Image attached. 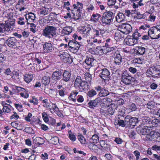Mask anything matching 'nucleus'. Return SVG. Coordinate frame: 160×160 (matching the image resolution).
I'll return each mask as SVG.
<instances>
[{
  "instance_id": "8fccbe9b",
  "label": "nucleus",
  "mask_w": 160,
  "mask_h": 160,
  "mask_svg": "<svg viewBox=\"0 0 160 160\" xmlns=\"http://www.w3.org/2000/svg\"><path fill=\"white\" fill-rule=\"evenodd\" d=\"M78 140L80 141L81 143L82 144H86V141L85 139L83 136L82 135H78Z\"/></svg>"
},
{
  "instance_id": "0eeeda50",
  "label": "nucleus",
  "mask_w": 160,
  "mask_h": 160,
  "mask_svg": "<svg viewBox=\"0 0 160 160\" xmlns=\"http://www.w3.org/2000/svg\"><path fill=\"white\" fill-rule=\"evenodd\" d=\"M132 27L130 24L126 23L122 24L119 28L120 31L125 34L131 32L132 31Z\"/></svg>"
},
{
  "instance_id": "2f4dec72",
  "label": "nucleus",
  "mask_w": 160,
  "mask_h": 160,
  "mask_svg": "<svg viewBox=\"0 0 160 160\" xmlns=\"http://www.w3.org/2000/svg\"><path fill=\"white\" fill-rule=\"evenodd\" d=\"M7 106H3L2 110L3 112L5 113H8L10 112L12 107L9 105L8 104H5Z\"/></svg>"
},
{
  "instance_id": "0e129e2a",
  "label": "nucleus",
  "mask_w": 160,
  "mask_h": 160,
  "mask_svg": "<svg viewBox=\"0 0 160 160\" xmlns=\"http://www.w3.org/2000/svg\"><path fill=\"white\" fill-rule=\"evenodd\" d=\"M96 145L93 144V143L90 142L89 143L88 147L90 149L92 150L95 149L96 147Z\"/></svg>"
},
{
  "instance_id": "a211bd4d",
  "label": "nucleus",
  "mask_w": 160,
  "mask_h": 160,
  "mask_svg": "<svg viewBox=\"0 0 160 160\" xmlns=\"http://www.w3.org/2000/svg\"><path fill=\"white\" fill-rule=\"evenodd\" d=\"M71 76L70 72L65 70L62 74V80L65 82H68L70 79Z\"/></svg>"
},
{
  "instance_id": "393cba45",
  "label": "nucleus",
  "mask_w": 160,
  "mask_h": 160,
  "mask_svg": "<svg viewBox=\"0 0 160 160\" xmlns=\"http://www.w3.org/2000/svg\"><path fill=\"white\" fill-rule=\"evenodd\" d=\"M138 122V118L136 117H131L129 123L128 127H131L132 126L133 127L136 125V124Z\"/></svg>"
},
{
  "instance_id": "a878e982",
  "label": "nucleus",
  "mask_w": 160,
  "mask_h": 160,
  "mask_svg": "<svg viewBox=\"0 0 160 160\" xmlns=\"http://www.w3.org/2000/svg\"><path fill=\"white\" fill-rule=\"evenodd\" d=\"M125 15L122 12H120L116 16V19L118 22H120L123 21L125 19Z\"/></svg>"
},
{
  "instance_id": "680f3d73",
  "label": "nucleus",
  "mask_w": 160,
  "mask_h": 160,
  "mask_svg": "<svg viewBox=\"0 0 160 160\" xmlns=\"http://www.w3.org/2000/svg\"><path fill=\"white\" fill-rule=\"evenodd\" d=\"M93 30L94 38L95 37H97L99 36L100 35L99 31L98 29H97L94 28L93 29Z\"/></svg>"
},
{
  "instance_id": "13d9d810",
  "label": "nucleus",
  "mask_w": 160,
  "mask_h": 160,
  "mask_svg": "<svg viewBox=\"0 0 160 160\" xmlns=\"http://www.w3.org/2000/svg\"><path fill=\"white\" fill-rule=\"evenodd\" d=\"M28 91L27 90H25V92H21L20 94L21 96L24 97L25 98H27L29 96L28 93Z\"/></svg>"
},
{
  "instance_id": "69168bd1",
  "label": "nucleus",
  "mask_w": 160,
  "mask_h": 160,
  "mask_svg": "<svg viewBox=\"0 0 160 160\" xmlns=\"http://www.w3.org/2000/svg\"><path fill=\"white\" fill-rule=\"evenodd\" d=\"M118 123L120 126L124 127L125 126V122L123 120H119L118 121Z\"/></svg>"
},
{
  "instance_id": "412c9836",
  "label": "nucleus",
  "mask_w": 160,
  "mask_h": 160,
  "mask_svg": "<svg viewBox=\"0 0 160 160\" xmlns=\"http://www.w3.org/2000/svg\"><path fill=\"white\" fill-rule=\"evenodd\" d=\"M96 61L93 58H86L85 62L88 66L91 67L94 65Z\"/></svg>"
},
{
  "instance_id": "20e7f679",
  "label": "nucleus",
  "mask_w": 160,
  "mask_h": 160,
  "mask_svg": "<svg viewBox=\"0 0 160 160\" xmlns=\"http://www.w3.org/2000/svg\"><path fill=\"white\" fill-rule=\"evenodd\" d=\"M148 34L152 39H157L160 37V25H157L148 29Z\"/></svg>"
},
{
  "instance_id": "774afa93",
  "label": "nucleus",
  "mask_w": 160,
  "mask_h": 160,
  "mask_svg": "<svg viewBox=\"0 0 160 160\" xmlns=\"http://www.w3.org/2000/svg\"><path fill=\"white\" fill-rule=\"evenodd\" d=\"M152 149L153 150L160 151V146L153 145L152 147Z\"/></svg>"
},
{
  "instance_id": "2eb2a0df",
  "label": "nucleus",
  "mask_w": 160,
  "mask_h": 160,
  "mask_svg": "<svg viewBox=\"0 0 160 160\" xmlns=\"http://www.w3.org/2000/svg\"><path fill=\"white\" fill-rule=\"evenodd\" d=\"M26 4L23 0H19L17 4L16 5V7L17 9L22 12L26 9Z\"/></svg>"
},
{
  "instance_id": "9b49d317",
  "label": "nucleus",
  "mask_w": 160,
  "mask_h": 160,
  "mask_svg": "<svg viewBox=\"0 0 160 160\" xmlns=\"http://www.w3.org/2000/svg\"><path fill=\"white\" fill-rule=\"evenodd\" d=\"M124 72L122 77V81L126 84H129L131 82L132 78L128 74H125Z\"/></svg>"
},
{
  "instance_id": "bb28decb",
  "label": "nucleus",
  "mask_w": 160,
  "mask_h": 160,
  "mask_svg": "<svg viewBox=\"0 0 160 160\" xmlns=\"http://www.w3.org/2000/svg\"><path fill=\"white\" fill-rule=\"evenodd\" d=\"M110 94L109 91L105 88H102L101 92H99L98 96L99 97H105Z\"/></svg>"
},
{
  "instance_id": "5701e85b",
  "label": "nucleus",
  "mask_w": 160,
  "mask_h": 160,
  "mask_svg": "<svg viewBox=\"0 0 160 160\" xmlns=\"http://www.w3.org/2000/svg\"><path fill=\"white\" fill-rule=\"evenodd\" d=\"M123 33L120 31V29L117 31L115 34L114 38L116 40H118L120 39L124 38V35Z\"/></svg>"
},
{
  "instance_id": "b1692460",
  "label": "nucleus",
  "mask_w": 160,
  "mask_h": 160,
  "mask_svg": "<svg viewBox=\"0 0 160 160\" xmlns=\"http://www.w3.org/2000/svg\"><path fill=\"white\" fill-rule=\"evenodd\" d=\"M78 92L76 91H73L72 92L70 95L68 97L70 100H72L74 102L76 101V97L78 94Z\"/></svg>"
},
{
  "instance_id": "7ed1b4c3",
  "label": "nucleus",
  "mask_w": 160,
  "mask_h": 160,
  "mask_svg": "<svg viewBox=\"0 0 160 160\" xmlns=\"http://www.w3.org/2000/svg\"><path fill=\"white\" fill-rule=\"evenodd\" d=\"M8 20L6 22L5 26L6 31L11 32L12 31L15 22V17L13 16V13L12 12L8 14Z\"/></svg>"
},
{
  "instance_id": "bf43d9fd",
  "label": "nucleus",
  "mask_w": 160,
  "mask_h": 160,
  "mask_svg": "<svg viewBox=\"0 0 160 160\" xmlns=\"http://www.w3.org/2000/svg\"><path fill=\"white\" fill-rule=\"evenodd\" d=\"M147 107L150 109L153 108L154 107V102L152 101L148 102L147 104Z\"/></svg>"
},
{
  "instance_id": "c9c22d12",
  "label": "nucleus",
  "mask_w": 160,
  "mask_h": 160,
  "mask_svg": "<svg viewBox=\"0 0 160 160\" xmlns=\"http://www.w3.org/2000/svg\"><path fill=\"white\" fill-rule=\"evenodd\" d=\"M43 140L42 138L39 137H37L33 139V142L36 144L40 145L43 143Z\"/></svg>"
},
{
  "instance_id": "4d7b16f0",
  "label": "nucleus",
  "mask_w": 160,
  "mask_h": 160,
  "mask_svg": "<svg viewBox=\"0 0 160 160\" xmlns=\"http://www.w3.org/2000/svg\"><path fill=\"white\" fill-rule=\"evenodd\" d=\"M51 140L53 144H56L59 142V139L58 137H54L52 138Z\"/></svg>"
},
{
  "instance_id": "f3484780",
  "label": "nucleus",
  "mask_w": 160,
  "mask_h": 160,
  "mask_svg": "<svg viewBox=\"0 0 160 160\" xmlns=\"http://www.w3.org/2000/svg\"><path fill=\"white\" fill-rule=\"evenodd\" d=\"M118 106L117 105H116L114 103L111 104L108 107V108L107 110V112L108 113V114H110V115H112L113 114L115 110L117 108Z\"/></svg>"
},
{
  "instance_id": "423d86ee",
  "label": "nucleus",
  "mask_w": 160,
  "mask_h": 160,
  "mask_svg": "<svg viewBox=\"0 0 160 160\" xmlns=\"http://www.w3.org/2000/svg\"><path fill=\"white\" fill-rule=\"evenodd\" d=\"M151 128V127H148L147 126H143L141 125L136 128V130L139 134L144 135L149 134L152 130Z\"/></svg>"
},
{
  "instance_id": "a19ab883",
  "label": "nucleus",
  "mask_w": 160,
  "mask_h": 160,
  "mask_svg": "<svg viewBox=\"0 0 160 160\" xmlns=\"http://www.w3.org/2000/svg\"><path fill=\"white\" fill-rule=\"evenodd\" d=\"M5 26L3 24H0V36H3L5 34Z\"/></svg>"
},
{
  "instance_id": "4c0bfd02",
  "label": "nucleus",
  "mask_w": 160,
  "mask_h": 160,
  "mask_svg": "<svg viewBox=\"0 0 160 160\" xmlns=\"http://www.w3.org/2000/svg\"><path fill=\"white\" fill-rule=\"evenodd\" d=\"M145 52V48L142 47H139L136 53L140 55L143 54Z\"/></svg>"
},
{
  "instance_id": "6e6d98bb",
  "label": "nucleus",
  "mask_w": 160,
  "mask_h": 160,
  "mask_svg": "<svg viewBox=\"0 0 160 160\" xmlns=\"http://www.w3.org/2000/svg\"><path fill=\"white\" fill-rule=\"evenodd\" d=\"M131 117L129 115H127L125 117L124 120L125 125H127V127H128V125L129 122Z\"/></svg>"
},
{
  "instance_id": "3c124183",
  "label": "nucleus",
  "mask_w": 160,
  "mask_h": 160,
  "mask_svg": "<svg viewBox=\"0 0 160 160\" xmlns=\"http://www.w3.org/2000/svg\"><path fill=\"white\" fill-rule=\"evenodd\" d=\"M24 131L28 133L33 134L34 133V131L32 129L29 127H26L24 130Z\"/></svg>"
},
{
  "instance_id": "79ce46f5",
  "label": "nucleus",
  "mask_w": 160,
  "mask_h": 160,
  "mask_svg": "<svg viewBox=\"0 0 160 160\" xmlns=\"http://www.w3.org/2000/svg\"><path fill=\"white\" fill-rule=\"evenodd\" d=\"M141 36V34L138 32L137 30H135L132 34L133 38L136 41L139 39V37Z\"/></svg>"
},
{
  "instance_id": "ea45409f",
  "label": "nucleus",
  "mask_w": 160,
  "mask_h": 160,
  "mask_svg": "<svg viewBox=\"0 0 160 160\" xmlns=\"http://www.w3.org/2000/svg\"><path fill=\"white\" fill-rule=\"evenodd\" d=\"M97 94L96 91L93 89L89 90L87 93V95L89 97H92Z\"/></svg>"
},
{
  "instance_id": "de8ad7c7",
  "label": "nucleus",
  "mask_w": 160,
  "mask_h": 160,
  "mask_svg": "<svg viewBox=\"0 0 160 160\" xmlns=\"http://www.w3.org/2000/svg\"><path fill=\"white\" fill-rule=\"evenodd\" d=\"M67 56H66V58H64V60L63 61L64 62H68V63H70L72 62V58L70 57L69 54H67Z\"/></svg>"
},
{
  "instance_id": "a18cd8bd",
  "label": "nucleus",
  "mask_w": 160,
  "mask_h": 160,
  "mask_svg": "<svg viewBox=\"0 0 160 160\" xmlns=\"http://www.w3.org/2000/svg\"><path fill=\"white\" fill-rule=\"evenodd\" d=\"M88 104L89 107L91 108H93L94 107H96L98 105L94 100L90 101L88 103Z\"/></svg>"
},
{
  "instance_id": "58836bf2",
  "label": "nucleus",
  "mask_w": 160,
  "mask_h": 160,
  "mask_svg": "<svg viewBox=\"0 0 160 160\" xmlns=\"http://www.w3.org/2000/svg\"><path fill=\"white\" fill-rule=\"evenodd\" d=\"M84 77L86 80L91 83L92 78V75L88 72H86L84 74Z\"/></svg>"
},
{
  "instance_id": "338daca9",
  "label": "nucleus",
  "mask_w": 160,
  "mask_h": 160,
  "mask_svg": "<svg viewBox=\"0 0 160 160\" xmlns=\"http://www.w3.org/2000/svg\"><path fill=\"white\" fill-rule=\"evenodd\" d=\"M13 113L14 114L10 117V119H14L15 120H17L19 118V116L16 112H14Z\"/></svg>"
},
{
  "instance_id": "f03ea898",
  "label": "nucleus",
  "mask_w": 160,
  "mask_h": 160,
  "mask_svg": "<svg viewBox=\"0 0 160 160\" xmlns=\"http://www.w3.org/2000/svg\"><path fill=\"white\" fill-rule=\"evenodd\" d=\"M114 17V14L111 11L104 12L101 18L102 23L104 25H110Z\"/></svg>"
},
{
  "instance_id": "603ef678",
  "label": "nucleus",
  "mask_w": 160,
  "mask_h": 160,
  "mask_svg": "<svg viewBox=\"0 0 160 160\" xmlns=\"http://www.w3.org/2000/svg\"><path fill=\"white\" fill-rule=\"evenodd\" d=\"M150 119L148 117H143L142 119V122L143 124H147L149 123Z\"/></svg>"
},
{
  "instance_id": "dca6fc26",
  "label": "nucleus",
  "mask_w": 160,
  "mask_h": 160,
  "mask_svg": "<svg viewBox=\"0 0 160 160\" xmlns=\"http://www.w3.org/2000/svg\"><path fill=\"white\" fill-rule=\"evenodd\" d=\"M43 51L44 53L51 52L52 49V45L50 42H46L43 44Z\"/></svg>"
},
{
  "instance_id": "c756f323",
  "label": "nucleus",
  "mask_w": 160,
  "mask_h": 160,
  "mask_svg": "<svg viewBox=\"0 0 160 160\" xmlns=\"http://www.w3.org/2000/svg\"><path fill=\"white\" fill-rule=\"evenodd\" d=\"M81 77L80 76H78L75 80L74 82V86L76 88H78L79 85L82 82Z\"/></svg>"
},
{
  "instance_id": "72a5a7b5",
  "label": "nucleus",
  "mask_w": 160,
  "mask_h": 160,
  "mask_svg": "<svg viewBox=\"0 0 160 160\" xmlns=\"http://www.w3.org/2000/svg\"><path fill=\"white\" fill-rule=\"evenodd\" d=\"M101 107L102 108H106L108 107L110 105L108 104L106 98H103L100 102Z\"/></svg>"
},
{
  "instance_id": "c85d7f7f",
  "label": "nucleus",
  "mask_w": 160,
  "mask_h": 160,
  "mask_svg": "<svg viewBox=\"0 0 160 160\" xmlns=\"http://www.w3.org/2000/svg\"><path fill=\"white\" fill-rule=\"evenodd\" d=\"M50 82V78L48 75L44 76L42 80V83L46 85L48 84Z\"/></svg>"
},
{
  "instance_id": "f8f14e48",
  "label": "nucleus",
  "mask_w": 160,
  "mask_h": 160,
  "mask_svg": "<svg viewBox=\"0 0 160 160\" xmlns=\"http://www.w3.org/2000/svg\"><path fill=\"white\" fill-rule=\"evenodd\" d=\"M62 73L60 70L54 72L52 75V79L54 81L60 80L62 78Z\"/></svg>"
},
{
  "instance_id": "864d4df0",
  "label": "nucleus",
  "mask_w": 160,
  "mask_h": 160,
  "mask_svg": "<svg viewBox=\"0 0 160 160\" xmlns=\"http://www.w3.org/2000/svg\"><path fill=\"white\" fill-rule=\"evenodd\" d=\"M30 31H32L33 33H35L37 30H36V25L33 23H30Z\"/></svg>"
},
{
  "instance_id": "39448f33",
  "label": "nucleus",
  "mask_w": 160,
  "mask_h": 160,
  "mask_svg": "<svg viewBox=\"0 0 160 160\" xmlns=\"http://www.w3.org/2000/svg\"><path fill=\"white\" fill-rule=\"evenodd\" d=\"M111 58L116 66H120L122 62V57L118 51L112 53L111 56Z\"/></svg>"
},
{
  "instance_id": "6e6552de",
  "label": "nucleus",
  "mask_w": 160,
  "mask_h": 160,
  "mask_svg": "<svg viewBox=\"0 0 160 160\" xmlns=\"http://www.w3.org/2000/svg\"><path fill=\"white\" fill-rule=\"evenodd\" d=\"M7 44L10 47L14 48H18V42L14 37H11L8 39L6 41Z\"/></svg>"
},
{
  "instance_id": "7c9ffc66",
  "label": "nucleus",
  "mask_w": 160,
  "mask_h": 160,
  "mask_svg": "<svg viewBox=\"0 0 160 160\" xmlns=\"http://www.w3.org/2000/svg\"><path fill=\"white\" fill-rule=\"evenodd\" d=\"M33 75L31 74H26L25 75L24 79L25 81L27 83H28L32 81Z\"/></svg>"
},
{
  "instance_id": "f257e3e1",
  "label": "nucleus",
  "mask_w": 160,
  "mask_h": 160,
  "mask_svg": "<svg viewBox=\"0 0 160 160\" xmlns=\"http://www.w3.org/2000/svg\"><path fill=\"white\" fill-rule=\"evenodd\" d=\"M56 27L52 26L47 25L43 30V36L48 38H53L56 36Z\"/></svg>"
},
{
  "instance_id": "aec40b11",
  "label": "nucleus",
  "mask_w": 160,
  "mask_h": 160,
  "mask_svg": "<svg viewBox=\"0 0 160 160\" xmlns=\"http://www.w3.org/2000/svg\"><path fill=\"white\" fill-rule=\"evenodd\" d=\"M72 32V28L71 27H67L63 28L61 33L63 35H68Z\"/></svg>"
},
{
  "instance_id": "f704fd0d",
  "label": "nucleus",
  "mask_w": 160,
  "mask_h": 160,
  "mask_svg": "<svg viewBox=\"0 0 160 160\" xmlns=\"http://www.w3.org/2000/svg\"><path fill=\"white\" fill-rule=\"evenodd\" d=\"M133 38H129L128 39V41L126 42V43L127 45L130 46H133L137 42Z\"/></svg>"
},
{
  "instance_id": "1a4fd4ad",
  "label": "nucleus",
  "mask_w": 160,
  "mask_h": 160,
  "mask_svg": "<svg viewBox=\"0 0 160 160\" xmlns=\"http://www.w3.org/2000/svg\"><path fill=\"white\" fill-rule=\"evenodd\" d=\"M158 66L150 68L146 72L147 75L148 77L152 76L153 77L158 75V72L159 71L158 68Z\"/></svg>"
},
{
  "instance_id": "ddd939ff",
  "label": "nucleus",
  "mask_w": 160,
  "mask_h": 160,
  "mask_svg": "<svg viewBox=\"0 0 160 160\" xmlns=\"http://www.w3.org/2000/svg\"><path fill=\"white\" fill-rule=\"evenodd\" d=\"M91 25H88L87 26L82 28L81 33L83 34V36L87 37L88 36L89 33L91 30Z\"/></svg>"
},
{
  "instance_id": "09e8293b",
  "label": "nucleus",
  "mask_w": 160,
  "mask_h": 160,
  "mask_svg": "<svg viewBox=\"0 0 160 160\" xmlns=\"http://www.w3.org/2000/svg\"><path fill=\"white\" fill-rule=\"evenodd\" d=\"M92 139L93 140V143H96L99 141V137L96 134H95L92 135Z\"/></svg>"
},
{
  "instance_id": "49530a36",
  "label": "nucleus",
  "mask_w": 160,
  "mask_h": 160,
  "mask_svg": "<svg viewBox=\"0 0 160 160\" xmlns=\"http://www.w3.org/2000/svg\"><path fill=\"white\" fill-rule=\"evenodd\" d=\"M128 107L132 111H134L137 109L136 105L133 103L129 104L128 106Z\"/></svg>"
},
{
  "instance_id": "4be33fe9",
  "label": "nucleus",
  "mask_w": 160,
  "mask_h": 160,
  "mask_svg": "<svg viewBox=\"0 0 160 160\" xmlns=\"http://www.w3.org/2000/svg\"><path fill=\"white\" fill-rule=\"evenodd\" d=\"M68 46L69 47H73V48H79L80 45L79 42L76 40L70 41L68 43Z\"/></svg>"
},
{
  "instance_id": "052dcab7",
  "label": "nucleus",
  "mask_w": 160,
  "mask_h": 160,
  "mask_svg": "<svg viewBox=\"0 0 160 160\" xmlns=\"http://www.w3.org/2000/svg\"><path fill=\"white\" fill-rule=\"evenodd\" d=\"M108 5L109 6H113L116 2V0H107Z\"/></svg>"
},
{
  "instance_id": "37998d69",
  "label": "nucleus",
  "mask_w": 160,
  "mask_h": 160,
  "mask_svg": "<svg viewBox=\"0 0 160 160\" xmlns=\"http://www.w3.org/2000/svg\"><path fill=\"white\" fill-rule=\"evenodd\" d=\"M152 127H158L159 125L160 122L158 119H156L152 121Z\"/></svg>"
},
{
  "instance_id": "e433bc0d",
  "label": "nucleus",
  "mask_w": 160,
  "mask_h": 160,
  "mask_svg": "<svg viewBox=\"0 0 160 160\" xmlns=\"http://www.w3.org/2000/svg\"><path fill=\"white\" fill-rule=\"evenodd\" d=\"M26 22H27V20H26V19H25L23 17L18 18L17 21L18 23L20 25H24Z\"/></svg>"
},
{
  "instance_id": "6ab92c4d",
  "label": "nucleus",
  "mask_w": 160,
  "mask_h": 160,
  "mask_svg": "<svg viewBox=\"0 0 160 160\" xmlns=\"http://www.w3.org/2000/svg\"><path fill=\"white\" fill-rule=\"evenodd\" d=\"M79 88L80 91L82 92L85 90H86L89 88V86L88 82L85 81H82L79 87L78 88Z\"/></svg>"
},
{
  "instance_id": "c03bdc74",
  "label": "nucleus",
  "mask_w": 160,
  "mask_h": 160,
  "mask_svg": "<svg viewBox=\"0 0 160 160\" xmlns=\"http://www.w3.org/2000/svg\"><path fill=\"white\" fill-rule=\"evenodd\" d=\"M39 13L40 15H42V17L44 15H47L48 13V10L46 8H42L40 9Z\"/></svg>"
},
{
  "instance_id": "cd10ccee",
  "label": "nucleus",
  "mask_w": 160,
  "mask_h": 160,
  "mask_svg": "<svg viewBox=\"0 0 160 160\" xmlns=\"http://www.w3.org/2000/svg\"><path fill=\"white\" fill-rule=\"evenodd\" d=\"M83 4L82 3L78 2L76 4H74L73 5V9H77L78 11H79V14L80 13V11L82 8Z\"/></svg>"
},
{
  "instance_id": "5fc2aeb1",
  "label": "nucleus",
  "mask_w": 160,
  "mask_h": 160,
  "mask_svg": "<svg viewBox=\"0 0 160 160\" xmlns=\"http://www.w3.org/2000/svg\"><path fill=\"white\" fill-rule=\"evenodd\" d=\"M42 118L46 122H48L49 121V118L47 114L45 112H43L42 113Z\"/></svg>"
},
{
  "instance_id": "e2e57ef3",
  "label": "nucleus",
  "mask_w": 160,
  "mask_h": 160,
  "mask_svg": "<svg viewBox=\"0 0 160 160\" xmlns=\"http://www.w3.org/2000/svg\"><path fill=\"white\" fill-rule=\"evenodd\" d=\"M146 136L145 138V139L147 141H152L153 140V138L151 135L149 134H148L146 135Z\"/></svg>"
},
{
  "instance_id": "473e14b6",
  "label": "nucleus",
  "mask_w": 160,
  "mask_h": 160,
  "mask_svg": "<svg viewBox=\"0 0 160 160\" xmlns=\"http://www.w3.org/2000/svg\"><path fill=\"white\" fill-rule=\"evenodd\" d=\"M101 146L106 149H108L110 147V145L107 143L105 140H101L100 141Z\"/></svg>"
},
{
  "instance_id": "9d476101",
  "label": "nucleus",
  "mask_w": 160,
  "mask_h": 160,
  "mask_svg": "<svg viewBox=\"0 0 160 160\" xmlns=\"http://www.w3.org/2000/svg\"><path fill=\"white\" fill-rule=\"evenodd\" d=\"M102 72L100 74V77L104 80H108L110 78V75L109 71L106 68L102 69Z\"/></svg>"
},
{
  "instance_id": "4468645a",
  "label": "nucleus",
  "mask_w": 160,
  "mask_h": 160,
  "mask_svg": "<svg viewBox=\"0 0 160 160\" xmlns=\"http://www.w3.org/2000/svg\"><path fill=\"white\" fill-rule=\"evenodd\" d=\"M25 16L28 24H30V22H33L36 18L35 14L32 12L25 14Z\"/></svg>"
}]
</instances>
